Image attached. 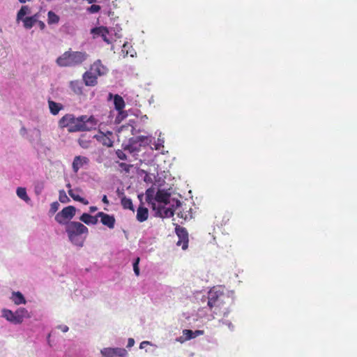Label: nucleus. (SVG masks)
Wrapping results in <instances>:
<instances>
[{"mask_svg":"<svg viewBox=\"0 0 357 357\" xmlns=\"http://www.w3.org/2000/svg\"><path fill=\"white\" fill-rule=\"evenodd\" d=\"M137 176H143L144 181L146 182H151V176L147 173V172L142 169H137Z\"/></svg>","mask_w":357,"mask_h":357,"instance_id":"nucleus-30","label":"nucleus"},{"mask_svg":"<svg viewBox=\"0 0 357 357\" xmlns=\"http://www.w3.org/2000/svg\"><path fill=\"white\" fill-rule=\"evenodd\" d=\"M97 125L98 121L93 116L82 115L75 117L72 114H66L59 121V126L61 128H68L69 132L89 131L95 129Z\"/></svg>","mask_w":357,"mask_h":357,"instance_id":"nucleus-1","label":"nucleus"},{"mask_svg":"<svg viewBox=\"0 0 357 357\" xmlns=\"http://www.w3.org/2000/svg\"><path fill=\"white\" fill-rule=\"evenodd\" d=\"M102 202H103V203H105V204H109V201H108L107 197V196H106V195H104V196L102 197Z\"/></svg>","mask_w":357,"mask_h":357,"instance_id":"nucleus-44","label":"nucleus"},{"mask_svg":"<svg viewBox=\"0 0 357 357\" xmlns=\"http://www.w3.org/2000/svg\"><path fill=\"white\" fill-rule=\"evenodd\" d=\"M76 208L73 206H68L63 208L60 212H59L56 216L55 220L57 222L61 225H65L68 223V220H71L75 215Z\"/></svg>","mask_w":357,"mask_h":357,"instance_id":"nucleus-7","label":"nucleus"},{"mask_svg":"<svg viewBox=\"0 0 357 357\" xmlns=\"http://www.w3.org/2000/svg\"><path fill=\"white\" fill-rule=\"evenodd\" d=\"M134 345V339L129 338L127 347H132Z\"/></svg>","mask_w":357,"mask_h":357,"instance_id":"nucleus-42","label":"nucleus"},{"mask_svg":"<svg viewBox=\"0 0 357 357\" xmlns=\"http://www.w3.org/2000/svg\"><path fill=\"white\" fill-rule=\"evenodd\" d=\"M144 119H148V118H147V116H146V115H145V116H141V121H144Z\"/></svg>","mask_w":357,"mask_h":357,"instance_id":"nucleus-46","label":"nucleus"},{"mask_svg":"<svg viewBox=\"0 0 357 357\" xmlns=\"http://www.w3.org/2000/svg\"><path fill=\"white\" fill-rule=\"evenodd\" d=\"M149 217V211L146 207L139 206L137 210V219L139 222H144Z\"/></svg>","mask_w":357,"mask_h":357,"instance_id":"nucleus-21","label":"nucleus"},{"mask_svg":"<svg viewBox=\"0 0 357 357\" xmlns=\"http://www.w3.org/2000/svg\"><path fill=\"white\" fill-rule=\"evenodd\" d=\"M25 131H26V129L24 128H22L20 130L21 133L24 132Z\"/></svg>","mask_w":357,"mask_h":357,"instance_id":"nucleus-48","label":"nucleus"},{"mask_svg":"<svg viewBox=\"0 0 357 357\" xmlns=\"http://www.w3.org/2000/svg\"><path fill=\"white\" fill-rule=\"evenodd\" d=\"M89 162V159L85 156H75L72 165L73 172L75 173H77L80 168L83 167L86 165H88Z\"/></svg>","mask_w":357,"mask_h":357,"instance_id":"nucleus-11","label":"nucleus"},{"mask_svg":"<svg viewBox=\"0 0 357 357\" xmlns=\"http://www.w3.org/2000/svg\"><path fill=\"white\" fill-rule=\"evenodd\" d=\"M97 216L100 218L102 225L107 226L109 229H113L115 225V218L113 215H108L103 212L97 213Z\"/></svg>","mask_w":357,"mask_h":357,"instance_id":"nucleus-10","label":"nucleus"},{"mask_svg":"<svg viewBox=\"0 0 357 357\" xmlns=\"http://www.w3.org/2000/svg\"><path fill=\"white\" fill-rule=\"evenodd\" d=\"M47 22L49 24H57L59 21V17L53 11H49L47 13Z\"/></svg>","mask_w":357,"mask_h":357,"instance_id":"nucleus-27","label":"nucleus"},{"mask_svg":"<svg viewBox=\"0 0 357 357\" xmlns=\"http://www.w3.org/2000/svg\"><path fill=\"white\" fill-rule=\"evenodd\" d=\"M126 47H127V44L126 43L123 45V49L121 51V53H122L123 57L127 56V54H128V51L125 52V49L126 48Z\"/></svg>","mask_w":357,"mask_h":357,"instance_id":"nucleus-41","label":"nucleus"},{"mask_svg":"<svg viewBox=\"0 0 357 357\" xmlns=\"http://www.w3.org/2000/svg\"><path fill=\"white\" fill-rule=\"evenodd\" d=\"M121 204L124 208H128L134 211L132 199L126 197H121Z\"/></svg>","mask_w":357,"mask_h":357,"instance_id":"nucleus-29","label":"nucleus"},{"mask_svg":"<svg viewBox=\"0 0 357 357\" xmlns=\"http://www.w3.org/2000/svg\"><path fill=\"white\" fill-rule=\"evenodd\" d=\"M204 333L203 331H192L191 330H184L183 331V334L187 340H190L192 338H195L197 336L202 335Z\"/></svg>","mask_w":357,"mask_h":357,"instance_id":"nucleus-24","label":"nucleus"},{"mask_svg":"<svg viewBox=\"0 0 357 357\" xmlns=\"http://www.w3.org/2000/svg\"><path fill=\"white\" fill-rule=\"evenodd\" d=\"M59 204L57 202L52 203L50 206V212L54 213L59 209Z\"/></svg>","mask_w":357,"mask_h":357,"instance_id":"nucleus-33","label":"nucleus"},{"mask_svg":"<svg viewBox=\"0 0 357 357\" xmlns=\"http://www.w3.org/2000/svg\"><path fill=\"white\" fill-rule=\"evenodd\" d=\"M98 217L97 216V215L95 216H92L89 213H84L80 216L79 220L88 225H94L98 223Z\"/></svg>","mask_w":357,"mask_h":357,"instance_id":"nucleus-17","label":"nucleus"},{"mask_svg":"<svg viewBox=\"0 0 357 357\" xmlns=\"http://www.w3.org/2000/svg\"><path fill=\"white\" fill-rule=\"evenodd\" d=\"M180 205V201L172 199L170 192L165 190H158L152 203L156 215L160 218L174 216L176 207Z\"/></svg>","mask_w":357,"mask_h":357,"instance_id":"nucleus-2","label":"nucleus"},{"mask_svg":"<svg viewBox=\"0 0 357 357\" xmlns=\"http://www.w3.org/2000/svg\"><path fill=\"white\" fill-rule=\"evenodd\" d=\"M135 116H136L137 118H138V114H137V112H135Z\"/></svg>","mask_w":357,"mask_h":357,"instance_id":"nucleus-50","label":"nucleus"},{"mask_svg":"<svg viewBox=\"0 0 357 357\" xmlns=\"http://www.w3.org/2000/svg\"><path fill=\"white\" fill-rule=\"evenodd\" d=\"M89 70L97 76H102L107 74L108 69L102 64L100 60H97L91 65Z\"/></svg>","mask_w":357,"mask_h":357,"instance_id":"nucleus-12","label":"nucleus"},{"mask_svg":"<svg viewBox=\"0 0 357 357\" xmlns=\"http://www.w3.org/2000/svg\"><path fill=\"white\" fill-rule=\"evenodd\" d=\"M152 142L151 135H145L144 136H136L135 137V144L143 146L146 147L149 146Z\"/></svg>","mask_w":357,"mask_h":357,"instance_id":"nucleus-19","label":"nucleus"},{"mask_svg":"<svg viewBox=\"0 0 357 357\" xmlns=\"http://www.w3.org/2000/svg\"><path fill=\"white\" fill-rule=\"evenodd\" d=\"M38 18H39L38 13H36L31 17H25L23 20L24 26L28 29L32 28L33 26L38 22Z\"/></svg>","mask_w":357,"mask_h":357,"instance_id":"nucleus-20","label":"nucleus"},{"mask_svg":"<svg viewBox=\"0 0 357 357\" xmlns=\"http://www.w3.org/2000/svg\"><path fill=\"white\" fill-rule=\"evenodd\" d=\"M69 241L74 245L82 248L86 236L88 228L79 222L71 221L66 223L65 227Z\"/></svg>","mask_w":357,"mask_h":357,"instance_id":"nucleus-3","label":"nucleus"},{"mask_svg":"<svg viewBox=\"0 0 357 357\" xmlns=\"http://www.w3.org/2000/svg\"><path fill=\"white\" fill-rule=\"evenodd\" d=\"M134 132V127L132 126L131 128V132L132 133Z\"/></svg>","mask_w":357,"mask_h":357,"instance_id":"nucleus-49","label":"nucleus"},{"mask_svg":"<svg viewBox=\"0 0 357 357\" xmlns=\"http://www.w3.org/2000/svg\"><path fill=\"white\" fill-rule=\"evenodd\" d=\"M112 136V132H107L106 134L100 132V135H96L98 141L100 142L103 145L111 147L113 146V140L111 137Z\"/></svg>","mask_w":357,"mask_h":357,"instance_id":"nucleus-13","label":"nucleus"},{"mask_svg":"<svg viewBox=\"0 0 357 357\" xmlns=\"http://www.w3.org/2000/svg\"><path fill=\"white\" fill-rule=\"evenodd\" d=\"M139 261V258L137 257L135 259V275H139V268L138 267Z\"/></svg>","mask_w":357,"mask_h":357,"instance_id":"nucleus-36","label":"nucleus"},{"mask_svg":"<svg viewBox=\"0 0 357 357\" xmlns=\"http://www.w3.org/2000/svg\"><path fill=\"white\" fill-rule=\"evenodd\" d=\"M1 31V30L0 29V31Z\"/></svg>","mask_w":357,"mask_h":357,"instance_id":"nucleus-52","label":"nucleus"},{"mask_svg":"<svg viewBox=\"0 0 357 357\" xmlns=\"http://www.w3.org/2000/svg\"><path fill=\"white\" fill-rule=\"evenodd\" d=\"M1 312V317L15 325L21 324L25 319L31 317L30 313L24 307H19L15 312L7 308H3Z\"/></svg>","mask_w":357,"mask_h":357,"instance_id":"nucleus-5","label":"nucleus"},{"mask_svg":"<svg viewBox=\"0 0 357 357\" xmlns=\"http://www.w3.org/2000/svg\"><path fill=\"white\" fill-rule=\"evenodd\" d=\"M70 87L77 94H80L82 92V84L80 81H71L70 82Z\"/></svg>","mask_w":357,"mask_h":357,"instance_id":"nucleus-25","label":"nucleus"},{"mask_svg":"<svg viewBox=\"0 0 357 357\" xmlns=\"http://www.w3.org/2000/svg\"><path fill=\"white\" fill-rule=\"evenodd\" d=\"M178 240L177 241V245L181 246L183 250L187 249L188 246V233L187 229L177 225L175 228Z\"/></svg>","mask_w":357,"mask_h":357,"instance_id":"nucleus-8","label":"nucleus"},{"mask_svg":"<svg viewBox=\"0 0 357 357\" xmlns=\"http://www.w3.org/2000/svg\"><path fill=\"white\" fill-rule=\"evenodd\" d=\"M37 22H38L40 29L43 30V29H44L45 28V23L43 22L38 20Z\"/></svg>","mask_w":357,"mask_h":357,"instance_id":"nucleus-43","label":"nucleus"},{"mask_svg":"<svg viewBox=\"0 0 357 357\" xmlns=\"http://www.w3.org/2000/svg\"><path fill=\"white\" fill-rule=\"evenodd\" d=\"M107 35L108 33H104L102 36V38L103 39L104 41H105L107 43H110V40L107 38Z\"/></svg>","mask_w":357,"mask_h":357,"instance_id":"nucleus-40","label":"nucleus"},{"mask_svg":"<svg viewBox=\"0 0 357 357\" xmlns=\"http://www.w3.org/2000/svg\"><path fill=\"white\" fill-rule=\"evenodd\" d=\"M91 33H93L95 36H100L104 33H109L108 30L107 28L103 26L96 27L91 30Z\"/></svg>","mask_w":357,"mask_h":357,"instance_id":"nucleus-28","label":"nucleus"},{"mask_svg":"<svg viewBox=\"0 0 357 357\" xmlns=\"http://www.w3.org/2000/svg\"><path fill=\"white\" fill-rule=\"evenodd\" d=\"M113 98L112 93H109L108 95V100H112ZM114 105L115 109L118 111V115L116 117L115 123H120L122 120H123L126 116L127 114L126 112L123 111V109L125 107V102L121 96L119 95H115L114 96Z\"/></svg>","mask_w":357,"mask_h":357,"instance_id":"nucleus-6","label":"nucleus"},{"mask_svg":"<svg viewBox=\"0 0 357 357\" xmlns=\"http://www.w3.org/2000/svg\"><path fill=\"white\" fill-rule=\"evenodd\" d=\"M81 190L79 188H75V189H70L68 190V194L69 195L77 202H79L84 205L89 204V201L82 198L79 196V192H80Z\"/></svg>","mask_w":357,"mask_h":357,"instance_id":"nucleus-16","label":"nucleus"},{"mask_svg":"<svg viewBox=\"0 0 357 357\" xmlns=\"http://www.w3.org/2000/svg\"><path fill=\"white\" fill-rule=\"evenodd\" d=\"M149 344H151L150 342H148V341L142 342L140 343L139 348L140 349H144L146 347H147V345H149Z\"/></svg>","mask_w":357,"mask_h":357,"instance_id":"nucleus-39","label":"nucleus"},{"mask_svg":"<svg viewBox=\"0 0 357 357\" xmlns=\"http://www.w3.org/2000/svg\"><path fill=\"white\" fill-rule=\"evenodd\" d=\"M132 266L134 267V261H132Z\"/></svg>","mask_w":357,"mask_h":357,"instance_id":"nucleus-51","label":"nucleus"},{"mask_svg":"<svg viewBox=\"0 0 357 357\" xmlns=\"http://www.w3.org/2000/svg\"><path fill=\"white\" fill-rule=\"evenodd\" d=\"M10 298L17 305L26 303L24 296L20 291H13Z\"/></svg>","mask_w":357,"mask_h":357,"instance_id":"nucleus-18","label":"nucleus"},{"mask_svg":"<svg viewBox=\"0 0 357 357\" xmlns=\"http://www.w3.org/2000/svg\"><path fill=\"white\" fill-rule=\"evenodd\" d=\"M82 78L86 86H93L98 83V76L91 70L85 72L83 74Z\"/></svg>","mask_w":357,"mask_h":357,"instance_id":"nucleus-14","label":"nucleus"},{"mask_svg":"<svg viewBox=\"0 0 357 357\" xmlns=\"http://www.w3.org/2000/svg\"><path fill=\"white\" fill-rule=\"evenodd\" d=\"M116 153L119 159H121V160H126L127 159L126 155L123 151L117 150Z\"/></svg>","mask_w":357,"mask_h":357,"instance_id":"nucleus-35","label":"nucleus"},{"mask_svg":"<svg viewBox=\"0 0 357 357\" xmlns=\"http://www.w3.org/2000/svg\"><path fill=\"white\" fill-rule=\"evenodd\" d=\"M88 10L92 13H98L100 10V6L98 5H92Z\"/></svg>","mask_w":357,"mask_h":357,"instance_id":"nucleus-34","label":"nucleus"},{"mask_svg":"<svg viewBox=\"0 0 357 357\" xmlns=\"http://www.w3.org/2000/svg\"><path fill=\"white\" fill-rule=\"evenodd\" d=\"M66 187H67L69 190H70V189H71V185H70V183H67V184H66Z\"/></svg>","mask_w":357,"mask_h":357,"instance_id":"nucleus-47","label":"nucleus"},{"mask_svg":"<svg viewBox=\"0 0 357 357\" xmlns=\"http://www.w3.org/2000/svg\"><path fill=\"white\" fill-rule=\"evenodd\" d=\"M48 105L50 112L53 115H56L59 114V111L61 110L63 107L61 103H58L50 100H48Z\"/></svg>","mask_w":357,"mask_h":357,"instance_id":"nucleus-22","label":"nucleus"},{"mask_svg":"<svg viewBox=\"0 0 357 357\" xmlns=\"http://www.w3.org/2000/svg\"><path fill=\"white\" fill-rule=\"evenodd\" d=\"M220 303V297L217 293H215V291H209L208 305L210 310H212L214 307H219Z\"/></svg>","mask_w":357,"mask_h":357,"instance_id":"nucleus-15","label":"nucleus"},{"mask_svg":"<svg viewBox=\"0 0 357 357\" xmlns=\"http://www.w3.org/2000/svg\"><path fill=\"white\" fill-rule=\"evenodd\" d=\"M59 199L63 204H66L70 202L69 197L67 196L66 192L63 190H59Z\"/></svg>","mask_w":357,"mask_h":357,"instance_id":"nucleus-31","label":"nucleus"},{"mask_svg":"<svg viewBox=\"0 0 357 357\" xmlns=\"http://www.w3.org/2000/svg\"><path fill=\"white\" fill-rule=\"evenodd\" d=\"M119 166L127 172H129V168L132 167V165H128L123 162L120 163Z\"/></svg>","mask_w":357,"mask_h":357,"instance_id":"nucleus-37","label":"nucleus"},{"mask_svg":"<svg viewBox=\"0 0 357 357\" xmlns=\"http://www.w3.org/2000/svg\"><path fill=\"white\" fill-rule=\"evenodd\" d=\"M58 328L63 333H66L69 330V328L66 325H59Z\"/></svg>","mask_w":357,"mask_h":357,"instance_id":"nucleus-38","label":"nucleus"},{"mask_svg":"<svg viewBox=\"0 0 357 357\" xmlns=\"http://www.w3.org/2000/svg\"><path fill=\"white\" fill-rule=\"evenodd\" d=\"M79 144L84 149H87L89 146V141L79 138L78 140Z\"/></svg>","mask_w":357,"mask_h":357,"instance_id":"nucleus-32","label":"nucleus"},{"mask_svg":"<svg viewBox=\"0 0 357 357\" xmlns=\"http://www.w3.org/2000/svg\"><path fill=\"white\" fill-rule=\"evenodd\" d=\"M98 210L97 207L96 206H91L89 208V211L91 213H94L95 211H96Z\"/></svg>","mask_w":357,"mask_h":357,"instance_id":"nucleus-45","label":"nucleus"},{"mask_svg":"<svg viewBox=\"0 0 357 357\" xmlns=\"http://www.w3.org/2000/svg\"><path fill=\"white\" fill-rule=\"evenodd\" d=\"M103 357H126L127 351L123 348H104L100 351Z\"/></svg>","mask_w":357,"mask_h":357,"instance_id":"nucleus-9","label":"nucleus"},{"mask_svg":"<svg viewBox=\"0 0 357 357\" xmlns=\"http://www.w3.org/2000/svg\"><path fill=\"white\" fill-rule=\"evenodd\" d=\"M88 56L85 52L68 50L59 56L56 63L60 67H73L81 65Z\"/></svg>","mask_w":357,"mask_h":357,"instance_id":"nucleus-4","label":"nucleus"},{"mask_svg":"<svg viewBox=\"0 0 357 357\" xmlns=\"http://www.w3.org/2000/svg\"><path fill=\"white\" fill-rule=\"evenodd\" d=\"M16 194L19 198L24 201L26 203H29L31 199L26 193L25 188L18 187L16 190Z\"/></svg>","mask_w":357,"mask_h":357,"instance_id":"nucleus-23","label":"nucleus"},{"mask_svg":"<svg viewBox=\"0 0 357 357\" xmlns=\"http://www.w3.org/2000/svg\"><path fill=\"white\" fill-rule=\"evenodd\" d=\"M29 8L27 6H22L20 10L18 11L17 14V21L19 22L20 20H24V17L27 14L29 13Z\"/></svg>","mask_w":357,"mask_h":357,"instance_id":"nucleus-26","label":"nucleus"}]
</instances>
